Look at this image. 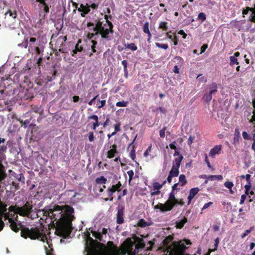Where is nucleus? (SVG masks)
I'll return each instance as SVG.
<instances>
[{"instance_id":"obj_48","label":"nucleus","mask_w":255,"mask_h":255,"mask_svg":"<svg viewBox=\"0 0 255 255\" xmlns=\"http://www.w3.org/2000/svg\"><path fill=\"white\" fill-rule=\"evenodd\" d=\"M107 245L112 250H116L117 248L112 241H109L107 243Z\"/></svg>"},{"instance_id":"obj_57","label":"nucleus","mask_w":255,"mask_h":255,"mask_svg":"<svg viewBox=\"0 0 255 255\" xmlns=\"http://www.w3.org/2000/svg\"><path fill=\"white\" fill-rule=\"evenodd\" d=\"M120 126H121L120 122H118L117 124H116L114 125L115 130L116 131V132H118L121 130Z\"/></svg>"},{"instance_id":"obj_26","label":"nucleus","mask_w":255,"mask_h":255,"mask_svg":"<svg viewBox=\"0 0 255 255\" xmlns=\"http://www.w3.org/2000/svg\"><path fill=\"white\" fill-rule=\"evenodd\" d=\"M137 225L141 228H145L147 226H149V224L143 219H141L138 222Z\"/></svg>"},{"instance_id":"obj_16","label":"nucleus","mask_w":255,"mask_h":255,"mask_svg":"<svg viewBox=\"0 0 255 255\" xmlns=\"http://www.w3.org/2000/svg\"><path fill=\"white\" fill-rule=\"evenodd\" d=\"M90 120H94V121H96V122L91 123L90 124H92L93 126V129L95 130L96 128L98 127L100 125H102L101 123H100L98 121V117L96 115H93L88 117V120L89 121Z\"/></svg>"},{"instance_id":"obj_45","label":"nucleus","mask_w":255,"mask_h":255,"mask_svg":"<svg viewBox=\"0 0 255 255\" xmlns=\"http://www.w3.org/2000/svg\"><path fill=\"white\" fill-rule=\"evenodd\" d=\"M86 236H87V240L88 241H89L90 242L91 244V246H93V243H95L96 242V240H94L91 237H90V234L89 233V232H87V234H86Z\"/></svg>"},{"instance_id":"obj_29","label":"nucleus","mask_w":255,"mask_h":255,"mask_svg":"<svg viewBox=\"0 0 255 255\" xmlns=\"http://www.w3.org/2000/svg\"><path fill=\"white\" fill-rule=\"evenodd\" d=\"M159 28L163 31H167L168 29V23L166 21H161L159 25Z\"/></svg>"},{"instance_id":"obj_9","label":"nucleus","mask_w":255,"mask_h":255,"mask_svg":"<svg viewBox=\"0 0 255 255\" xmlns=\"http://www.w3.org/2000/svg\"><path fill=\"white\" fill-rule=\"evenodd\" d=\"M67 40L66 36H59L55 43V49L56 50H58L59 52L61 53H64V51L63 49V46L64 45V43Z\"/></svg>"},{"instance_id":"obj_30","label":"nucleus","mask_w":255,"mask_h":255,"mask_svg":"<svg viewBox=\"0 0 255 255\" xmlns=\"http://www.w3.org/2000/svg\"><path fill=\"white\" fill-rule=\"evenodd\" d=\"M166 182V181H164L162 184H160L158 182H154L153 184V187L154 190H159Z\"/></svg>"},{"instance_id":"obj_62","label":"nucleus","mask_w":255,"mask_h":255,"mask_svg":"<svg viewBox=\"0 0 255 255\" xmlns=\"http://www.w3.org/2000/svg\"><path fill=\"white\" fill-rule=\"evenodd\" d=\"M172 203L174 204V206L176 204L183 205L184 202L182 200L179 201L178 199H176L174 201L172 202Z\"/></svg>"},{"instance_id":"obj_34","label":"nucleus","mask_w":255,"mask_h":255,"mask_svg":"<svg viewBox=\"0 0 255 255\" xmlns=\"http://www.w3.org/2000/svg\"><path fill=\"white\" fill-rule=\"evenodd\" d=\"M132 148L130 152L129 156L132 160H134L136 157L135 146L132 145Z\"/></svg>"},{"instance_id":"obj_23","label":"nucleus","mask_w":255,"mask_h":255,"mask_svg":"<svg viewBox=\"0 0 255 255\" xmlns=\"http://www.w3.org/2000/svg\"><path fill=\"white\" fill-rule=\"evenodd\" d=\"M92 233L93 234V236L98 240L101 241V242H104L105 241L103 239V235L100 232H96V231H93L92 232Z\"/></svg>"},{"instance_id":"obj_24","label":"nucleus","mask_w":255,"mask_h":255,"mask_svg":"<svg viewBox=\"0 0 255 255\" xmlns=\"http://www.w3.org/2000/svg\"><path fill=\"white\" fill-rule=\"evenodd\" d=\"M107 179L104 176H101L99 177H97L96 179V182L98 184H105L106 183Z\"/></svg>"},{"instance_id":"obj_19","label":"nucleus","mask_w":255,"mask_h":255,"mask_svg":"<svg viewBox=\"0 0 255 255\" xmlns=\"http://www.w3.org/2000/svg\"><path fill=\"white\" fill-rule=\"evenodd\" d=\"M9 222L10 223V227L11 229L16 233L18 232L19 230V228L18 227L16 223L12 219H9Z\"/></svg>"},{"instance_id":"obj_53","label":"nucleus","mask_w":255,"mask_h":255,"mask_svg":"<svg viewBox=\"0 0 255 255\" xmlns=\"http://www.w3.org/2000/svg\"><path fill=\"white\" fill-rule=\"evenodd\" d=\"M151 148H152V145H150L147 148V149L146 150V151L144 153V156L145 157H147L149 155V153L151 152Z\"/></svg>"},{"instance_id":"obj_47","label":"nucleus","mask_w":255,"mask_h":255,"mask_svg":"<svg viewBox=\"0 0 255 255\" xmlns=\"http://www.w3.org/2000/svg\"><path fill=\"white\" fill-rule=\"evenodd\" d=\"M167 128V127H163V128L160 130L159 131V135H160V136L162 138H164L165 137V130Z\"/></svg>"},{"instance_id":"obj_5","label":"nucleus","mask_w":255,"mask_h":255,"mask_svg":"<svg viewBox=\"0 0 255 255\" xmlns=\"http://www.w3.org/2000/svg\"><path fill=\"white\" fill-rule=\"evenodd\" d=\"M4 20L2 22L5 27H8L11 29H15L17 26L16 20L17 13L15 10H8L5 13Z\"/></svg>"},{"instance_id":"obj_52","label":"nucleus","mask_w":255,"mask_h":255,"mask_svg":"<svg viewBox=\"0 0 255 255\" xmlns=\"http://www.w3.org/2000/svg\"><path fill=\"white\" fill-rule=\"evenodd\" d=\"M242 135L245 139L250 140L251 139V136L246 131H243Z\"/></svg>"},{"instance_id":"obj_42","label":"nucleus","mask_w":255,"mask_h":255,"mask_svg":"<svg viewBox=\"0 0 255 255\" xmlns=\"http://www.w3.org/2000/svg\"><path fill=\"white\" fill-rule=\"evenodd\" d=\"M155 45L156 47L158 48H162L165 50L167 49L168 48V45L167 44H161L157 42L155 43Z\"/></svg>"},{"instance_id":"obj_4","label":"nucleus","mask_w":255,"mask_h":255,"mask_svg":"<svg viewBox=\"0 0 255 255\" xmlns=\"http://www.w3.org/2000/svg\"><path fill=\"white\" fill-rule=\"evenodd\" d=\"M21 227V236L25 239L29 238L31 240H38L44 242L47 239L46 235L42 233L43 230L40 231L38 228H32L30 229L28 227L19 223Z\"/></svg>"},{"instance_id":"obj_37","label":"nucleus","mask_w":255,"mask_h":255,"mask_svg":"<svg viewBox=\"0 0 255 255\" xmlns=\"http://www.w3.org/2000/svg\"><path fill=\"white\" fill-rule=\"evenodd\" d=\"M143 31L145 33H149L150 31L149 29V23L148 21H146L144 23L143 26Z\"/></svg>"},{"instance_id":"obj_59","label":"nucleus","mask_w":255,"mask_h":255,"mask_svg":"<svg viewBox=\"0 0 255 255\" xmlns=\"http://www.w3.org/2000/svg\"><path fill=\"white\" fill-rule=\"evenodd\" d=\"M44 248L46 251V255H53L52 253L53 249L52 248H51L50 250H48V249L46 246H45Z\"/></svg>"},{"instance_id":"obj_1","label":"nucleus","mask_w":255,"mask_h":255,"mask_svg":"<svg viewBox=\"0 0 255 255\" xmlns=\"http://www.w3.org/2000/svg\"><path fill=\"white\" fill-rule=\"evenodd\" d=\"M74 209L69 205H55L48 210V215L53 222L56 221V233L58 236L66 239L72 232V222L75 219Z\"/></svg>"},{"instance_id":"obj_50","label":"nucleus","mask_w":255,"mask_h":255,"mask_svg":"<svg viewBox=\"0 0 255 255\" xmlns=\"http://www.w3.org/2000/svg\"><path fill=\"white\" fill-rule=\"evenodd\" d=\"M176 198L175 196V194L174 192L172 191L170 194L169 196V199L168 200H170L171 202H173L176 200Z\"/></svg>"},{"instance_id":"obj_44","label":"nucleus","mask_w":255,"mask_h":255,"mask_svg":"<svg viewBox=\"0 0 255 255\" xmlns=\"http://www.w3.org/2000/svg\"><path fill=\"white\" fill-rule=\"evenodd\" d=\"M254 229V227H251L250 229H248V230H247L241 236V238L242 239H244L248 235V234H249Z\"/></svg>"},{"instance_id":"obj_64","label":"nucleus","mask_w":255,"mask_h":255,"mask_svg":"<svg viewBox=\"0 0 255 255\" xmlns=\"http://www.w3.org/2000/svg\"><path fill=\"white\" fill-rule=\"evenodd\" d=\"M253 106L255 110L253 112V116L252 117V119L255 122V100L253 102Z\"/></svg>"},{"instance_id":"obj_15","label":"nucleus","mask_w":255,"mask_h":255,"mask_svg":"<svg viewBox=\"0 0 255 255\" xmlns=\"http://www.w3.org/2000/svg\"><path fill=\"white\" fill-rule=\"evenodd\" d=\"M200 189L198 187H195L191 189L189 191V194L188 196V205H189L194 198L195 196L199 192Z\"/></svg>"},{"instance_id":"obj_7","label":"nucleus","mask_w":255,"mask_h":255,"mask_svg":"<svg viewBox=\"0 0 255 255\" xmlns=\"http://www.w3.org/2000/svg\"><path fill=\"white\" fill-rule=\"evenodd\" d=\"M217 84L213 82L208 86L209 91L206 92L202 98V100L204 102L209 105L211 101L213 98V95L216 94L217 92Z\"/></svg>"},{"instance_id":"obj_41","label":"nucleus","mask_w":255,"mask_h":255,"mask_svg":"<svg viewBox=\"0 0 255 255\" xmlns=\"http://www.w3.org/2000/svg\"><path fill=\"white\" fill-rule=\"evenodd\" d=\"M202 74H199L197 77V79H198V80L200 83H206L207 82V79L204 76H202Z\"/></svg>"},{"instance_id":"obj_3","label":"nucleus","mask_w":255,"mask_h":255,"mask_svg":"<svg viewBox=\"0 0 255 255\" xmlns=\"http://www.w3.org/2000/svg\"><path fill=\"white\" fill-rule=\"evenodd\" d=\"M135 250L134 252H132L133 246L134 243L131 241L130 239H127L123 244L122 246V253L123 255H130L131 254L135 255V251L138 252L140 249H142L144 248L145 245L143 240L139 237H135Z\"/></svg>"},{"instance_id":"obj_2","label":"nucleus","mask_w":255,"mask_h":255,"mask_svg":"<svg viewBox=\"0 0 255 255\" xmlns=\"http://www.w3.org/2000/svg\"><path fill=\"white\" fill-rule=\"evenodd\" d=\"M88 28L93 27V30L95 33H89L88 34L87 37L89 39H92L94 36L100 34L102 38L106 39L108 41L111 40L112 38L109 36L110 30L105 29L106 27V24H103L100 18L94 20V22H88L87 24Z\"/></svg>"},{"instance_id":"obj_27","label":"nucleus","mask_w":255,"mask_h":255,"mask_svg":"<svg viewBox=\"0 0 255 255\" xmlns=\"http://www.w3.org/2000/svg\"><path fill=\"white\" fill-rule=\"evenodd\" d=\"M208 179H210L211 180H222L223 179V177L221 175H211L208 177Z\"/></svg>"},{"instance_id":"obj_8","label":"nucleus","mask_w":255,"mask_h":255,"mask_svg":"<svg viewBox=\"0 0 255 255\" xmlns=\"http://www.w3.org/2000/svg\"><path fill=\"white\" fill-rule=\"evenodd\" d=\"M32 205L26 202L23 206L17 208V214L21 216L28 217L32 212Z\"/></svg>"},{"instance_id":"obj_21","label":"nucleus","mask_w":255,"mask_h":255,"mask_svg":"<svg viewBox=\"0 0 255 255\" xmlns=\"http://www.w3.org/2000/svg\"><path fill=\"white\" fill-rule=\"evenodd\" d=\"M179 168H177L175 167L174 166H172V168L169 171V174L172 176L173 177H177L178 176L179 173Z\"/></svg>"},{"instance_id":"obj_58","label":"nucleus","mask_w":255,"mask_h":255,"mask_svg":"<svg viewBox=\"0 0 255 255\" xmlns=\"http://www.w3.org/2000/svg\"><path fill=\"white\" fill-rule=\"evenodd\" d=\"M36 1L40 3V4L38 5L40 8L47 4L45 0H36Z\"/></svg>"},{"instance_id":"obj_51","label":"nucleus","mask_w":255,"mask_h":255,"mask_svg":"<svg viewBox=\"0 0 255 255\" xmlns=\"http://www.w3.org/2000/svg\"><path fill=\"white\" fill-rule=\"evenodd\" d=\"M253 10H254V8L253 7H250L247 6V7H246L245 9H244L243 10L242 13L244 15L247 14L248 12H249V11H252Z\"/></svg>"},{"instance_id":"obj_36","label":"nucleus","mask_w":255,"mask_h":255,"mask_svg":"<svg viewBox=\"0 0 255 255\" xmlns=\"http://www.w3.org/2000/svg\"><path fill=\"white\" fill-rule=\"evenodd\" d=\"M127 173L129 176L128 183H129V184H130L131 181L133 179L134 172L132 170H130L127 172Z\"/></svg>"},{"instance_id":"obj_63","label":"nucleus","mask_w":255,"mask_h":255,"mask_svg":"<svg viewBox=\"0 0 255 255\" xmlns=\"http://www.w3.org/2000/svg\"><path fill=\"white\" fill-rule=\"evenodd\" d=\"M28 38L24 39V41L20 44H19V46H23L24 48H26L28 46Z\"/></svg>"},{"instance_id":"obj_35","label":"nucleus","mask_w":255,"mask_h":255,"mask_svg":"<svg viewBox=\"0 0 255 255\" xmlns=\"http://www.w3.org/2000/svg\"><path fill=\"white\" fill-rule=\"evenodd\" d=\"M82 40L81 39H79L77 42V43L75 45V48L76 49L77 51L78 52H81L83 50V47L81 45H80L79 44L81 43Z\"/></svg>"},{"instance_id":"obj_61","label":"nucleus","mask_w":255,"mask_h":255,"mask_svg":"<svg viewBox=\"0 0 255 255\" xmlns=\"http://www.w3.org/2000/svg\"><path fill=\"white\" fill-rule=\"evenodd\" d=\"M99 97V95H97L95 97H94L93 99H92L89 102H88V105H90V106H91L93 104H94V102L96 100H98V98Z\"/></svg>"},{"instance_id":"obj_33","label":"nucleus","mask_w":255,"mask_h":255,"mask_svg":"<svg viewBox=\"0 0 255 255\" xmlns=\"http://www.w3.org/2000/svg\"><path fill=\"white\" fill-rule=\"evenodd\" d=\"M240 132L238 128H236L235 130V134H234V142L236 141H239V138H240Z\"/></svg>"},{"instance_id":"obj_31","label":"nucleus","mask_w":255,"mask_h":255,"mask_svg":"<svg viewBox=\"0 0 255 255\" xmlns=\"http://www.w3.org/2000/svg\"><path fill=\"white\" fill-rule=\"evenodd\" d=\"M124 45L126 48L130 49L132 51H135L137 49V46L133 43L130 44H125Z\"/></svg>"},{"instance_id":"obj_13","label":"nucleus","mask_w":255,"mask_h":255,"mask_svg":"<svg viewBox=\"0 0 255 255\" xmlns=\"http://www.w3.org/2000/svg\"><path fill=\"white\" fill-rule=\"evenodd\" d=\"M109 17L110 18H111L112 16L111 15L109 16L108 15H107L106 14H105L104 15V18H105V19H106V23L105 24H106V26L107 25L109 27L108 28H106V27H105V29H107V30H110L109 34H113V33H114V30H113L114 26H113V23L110 21H109L108 20Z\"/></svg>"},{"instance_id":"obj_43","label":"nucleus","mask_w":255,"mask_h":255,"mask_svg":"<svg viewBox=\"0 0 255 255\" xmlns=\"http://www.w3.org/2000/svg\"><path fill=\"white\" fill-rule=\"evenodd\" d=\"M43 24V22L42 21V20L40 18H38L37 19V21L35 22L34 27L36 28H40L42 26Z\"/></svg>"},{"instance_id":"obj_38","label":"nucleus","mask_w":255,"mask_h":255,"mask_svg":"<svg viewBox=\"0 0 255 255\" xmlns=\"http://www.w3.org/2000/svg\"><path fill=\"white\" fill-rule=\"evenodd\" d=\"M128 102L120 101L116 103V105L117 107H126L128 106Z\"/></svg>"},{"instance_id":"obj_46","label":"nucleus","mask_w":255,"mask_h":255,"mask_svg":"<svg viewBox=\"0 0 255 255\" xmlns=\"http://www.w3.org/2000/svg\"><path fill=\"white\" fill-rule=\"evenodd\" d=\"M30 120H31V118L29 120L28 119L25 120H24V121H23L22 120L20 121V123L24 127V128H26L29 125Z\"/></svg>"},{"instance_id":"obj_22","label":"nucleus","mask_w":255,"mask_h":255,"mask_svg":"<svg viewBox=\"0 0 255 255\" xmlns=\"http://www.w3.org/2000/svg\"><path fill=\"white\" fill-rule=\"evenodd\" d=\"M6 206L7 205L4 204L0 199V217L2 218V215L7 211Z\"/></svg>"},{"instance_id":"obj_18","label":"nucleus","mask_w":255,"mask_h":255,"mask_svg":"<svg viewBox=\"0 0 255 255\" xmlns=\"http://www.w3.org/2000/svg\"><path fill=\"white\" fill-rule=\"evenodd\" d=\"M187 222V218L186 217H184L180 221H177L176 222L175 227L177 229H182L185 223Z\"/></svg>"},{"instance_id":"obj_14","label":"nucleus","mask_w":255,"mask_h":255,"mask_svg":"<svg viewBox=\"0 0 255 255\" xmlns=\"http://www.w3.org/2000/svg\"><path fill=\"white\" fill-rule=\"evenodd\" d=\"M162 212L170 211L174 207V204L170 200H167L164 204H162Z\"/></svg>"},{"instance_id":"obj_12","label":"nucleus","mask_w":255,"mask_h":255,"mask_svg":"<svg viewBox=\"0 0 255 255\" xmlns=\"http://www.w3.org/2000/svg\"><path fill=\"white\" fill-rule=\"evenodd\" d=\"M222 146L221 145H217L210 149L209 156L214 158L216 154H219L221 153Z\"/></svg>"},{"instance_id":"obj_32","label":"nucleus","mask_w":255,"mask_h":255,"mask_svg":"<svg viewBox=\"0 0 255 255\" xmlns=\"http://www.w3.org/2000/svg\"><path fill=\"white\" fill-rule=\"evenodd\" d=\"M117 152L118 151H115L114 150L111 149L107 152V157L108 158H112L115 156V154L117 153Z\"/></svg>"},{"instance_id":"obj_40","label":"nucleus","mask_w":255,"mask_h":255,"mask_svg":"<svg viewBox=\"0 0 255 255\" xmlns=\"http://www.w3.org/2000/svg\"><path fill=\"white\" fill-rule=\"evenodd\" d=\"M198 18L202 22L206 20V15L204 12H200L198 14Z\"/></svg>"},{"instance_id":"obj_17","label":"nucleus","mask_w":255,"mask_h":255,"mask_svg":"<svg viewBox=\"0 0 255 255\" xmlns=\"http://www.w3.org/2000/svg\"><path fill=\"white\" fill-rule=\"evenodd\" d=\"M106 95L103 94L101 96V98L103 100H100L98 98V100H96L97 101L96 106L98 109H101L106 105V101L105 100H104V99L106 98Z\"/></svg>"},{"instance_id":"obj_20","label":"nucleus","mask_w":255,"mask_h":255,"mask_svg":"<svg viewBox=\"0 0 255 255\" xmlns=\"http://www.w3.org/2000/svg\"><path fill=\"white\" fill-rule=\"evenodd\" d=\"M183 159V156L182 155H179V157H176L173 163L172 166H174L177 168H179L180 166L181 162Z\"/></svg>"},{"instance_id":"obj_28","label":"nucleus","mask_w":255,"mask_h":255,"mask_svg":"<svg viewBox=\"0 0 255 255\" xmlns=\"http://www.w3.org/2000/svg\"><path fill=\"white\" fill-rule=\"evenodd\" d=\"M179 181L181 183L182 186H184L187 183L186 176L184 174H181L179 177Z\"/></svg>"},{"instance_id":"obj_55","label":"nucleus","mask_w":255,"mask_h":255,"mask_svg":"<svg viewBox=\"0 0 255 255\" xmlns=\"http://www.w3.org/2000/svg\"><path fill=\"white\" fill-rule=\"evenodd\" d=\"M99 2L97 3H93L90 5H89V6H90V8H92L93 9H97L99 6Z\"/></svg>"},{"instance_id":"obj_49","label":"nucleus","mask_w":255,"mask_h":255,"mask_svg":"<svg viewBox=\"0 0 255 255\" xmlns=\"http://www.w3.org/2000/svg\"><path fill=\"white\" fill-rule=\"evenodd\" d=\"M224 185L227 188L231 189L234 186V184L232 182L227 181L224 183Z\"/></svg>"},{"instance_id":"obj_25","label":"nucleus","mask_w":255,"mask_h":255,"mask_svg":"<svg viewBox=\"0 0 255 255\" xmlns=\"http://www.w3.org/2000/svg\"><path fill=\"white\" fill-rule=\"evenodd\" d=\"M173 62L181 66L183 64L184 60L182 57L176 56L174 58Z\"/></svg>"},{"instance_id":"obj_6","label":"nucleus","mask_w":255,"mask_h":255,"mask_svg":"<svg viewBox=\"0 0 255 255\" xmlns=\"http://www.w3.org/2000/svg\"><path fill=\"white\" fill-rule=\"evenodd\" d=\"M113 185L111 187H109L107 190V197L105 198V201H107L108 200L113 201V194L116 191L119 192L122 187V183L120 181H112Z\"/></svg>"},{"instance_id":"obj_11","label":"nucleus","mask_w":255,"mask_h":255,"mask_svg":"<svg viewBox=\"0 0 255 255\" xmlns=\"http://www.w3.org/2000/svg\"><path fill=\"white\" fill-rule=\"evenodd\" d=\"M78 10L80 12H81V16L84 17H85V15L90 12V6H89V4L88 3H86V5H84L83 4L81 3L80 4V7L78 8Z\"/></svg>"},{"instance_id":"obj_10","label":"nucleus","mask_w":255,"mask_h":255,"mask_svg":"<svg viewBox=\"0 0 255 255\" xmlns=\"http://www.w3.org/2000/svg\"><path fill=\"white\" fill-rule=\"evenodd\" d=\"M124 207H122L118 209L117 213V223L118 224H122L124 223Z\"/></svg>"},{"instance_id":"obj_60","label":"nucleus","mask_w":255,"mask_h":255,"mask_svg":"<svg viewBox=\"0 0 255 255\" xmlns=\"http://www.w3.org/2000/svg\"><path fill=\"white\" fill-rule=\"evenodd\" d=\"M172 40L173 41L174 45L175 46H176L178 44V38L175 33L174 34L173 38Z\"/></svg>"},{"instance_id":"obj_39","label":"nucleus","mask_w":255,"mask_h":255,"mask_svg":"<svg viewBox=\"0 0 255 255\" xmlns=\"http://www.w3.org/2000/svg\"><path fill=\"white\" fill-rule=\"evenodd\" d=\"M230 65H233L235 64H236L238 65L239 64L238 59L237 58L235 57L234 56H230Z\"/></svg>"},{"instance_id":"obj_54","label":"nucleus","mask_w":255,"mask_h":255,"mask_svg":"<svg viewBox=\"0 0 255 255\" xmlns=\"http://www.w3.org/2000/svg\"><path fill=\"white\" fill-rule=\"evenodd\" d=\"M89 140L90 142L93 141L95 138V136L94 135V133L92 131H90L89 132V136H88Z\"/></svg>"},{"instance_id":"obj_56","label":"nucleus","mask_w":255,"mask_h":255,"mask_svg":"<svg viewBox=\"0 0 255 255\" xmlns=\"http://www.w3.org/2000/svg\"><path fill=\"white\" fill-rule=\"evenodd\" d=\"M213 204V202H209L207 203H206L203 206V208H202V211H203L207 208H208L210 206L212 205Z\"/></svg>"}]
</instances>
